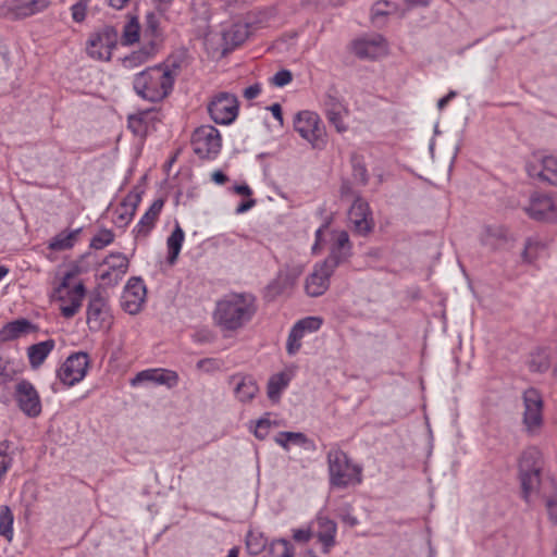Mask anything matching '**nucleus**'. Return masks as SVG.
<instances>
[{"label": "nucleus", "instance_id": "nucleus-1", "mask_svg": "<svg viewBox=\"0 0 557 557\" xmlns=\"http://www.w3.org/2000/svg\"><path fill=\"white\" fill-rule=\"evenodd\" d=\"M255 297L250 294H230L220 299L213 321L222 331L234 332L244 327L256 313Z\"/></svg>", "mask_w": 557, "mask_h": 557}, {"label": "nucleus", "instance_id": "nucleus-2", "mask_svg": "<svg viewBox=\"0 0 557 557\" xmlns=\"http://www.w3.org/2000/svg\"><path fill=\"white\" fill-rule=\"evenodd\" d=\"M177 76V67L157 65L137 73L133 81L135 92L145 100L157 102L172 90Z\"/></svg>", "mask_w": 557, "mask_h": 557}, {"label": "nucleus", "instance_id": "nucleus-3", "mask_svg": "<svg viewBox=\"0 0 557 557\" xmlns=\"http://www.w3.org/2000/svg\"><path fill=\"white\" fill-rule=\"evenodd\" d=\"M326 461L329 482L332 487L346 488L362 482V467L354 463L344 450L330 449Z\"/></svg>", "mask_w": 557, "mask_h": 557}, {"label": "nucleus", "instance_id": "nucleus-4", "mask_svg": "<svg viewBox=\"0 0 557 557\" xmlns=\"http://www.w3.org/2000/svg\"><path fill=\"white\" fill-rule=\"evenodd\" d=\"M74 278V272L65 273L52 294V298L60 302L61 314L66 319L78 312L86 293L84 284L82 282L73 283Z\"/></svg>", "mask_w": 557, "mask_h": 557}, {"label": "nucleus", "instance_id": "nucleus-5", "mask_svg": "<svg viewBox=\"0 0 557 557\" xmlns=\"http://www.w3.org/2000/svg\"><path fill=\"white\" fill-rule=\"evenodd\" d=\"M294 128L313 149L323 150L326 147V129L317 113L312 111L297 113L294 119Z\"/></svg>", "mask_w": 557, "mask_h": 557}, {"label": "nucleus", "instance_id": "nucleus-6", "mask_svg": "<svg viewBox=\"0 0 557 557\" xmlns=\"http://www.w3.org/2000/svg\"><path fill=\"white\" fill-rule=\"evenodd\" d=\"M522 210L531 220L557 224V194L534 191Z\"/></svg>", "mask_w": 557, "mask_h": 557}, {"label": "nucleus", "instance_id": "nucleus-7", "mask_svg": "<svg viewBox=\"0 0 557 557\" xmlns=\"http://www.w3.org/2000/svg\"><path fill=\"white\" fill-rule=\"evenodd\" d=\"M522 423L529 434H536L543 425L544 400L539 389L529 387L522 394Z\"/></svg>", "mask_w": 557, "mask_h": 557}, {"label": "nucleus", "instance_id": "nucleus-8", "mask_svg": "<svg viewBox=\"0 0 557 557\" xmlns=\"http://www.w3.org/2000/svg\"><path fill=\"white\" fill-rule=\"evenodd\" d=\"M191 147L199 158L214 159L222 147L220 132L212 125H202L196 128L191 136Z\"/></svg>", "mask_w": 557, "mask_h": 557}, {"label": "nucleus", "instance_id": "nucleus-9", "mask_svg": "<svg viewBox=\"0 0 557 557\" xmlns=\"http://www.w3.org/2000/svg\"><path fill=\"white\" fill-rule=\"evenodd\" d=\"M89 364L90 361L87 352H73L58 369L57 376L65 386H74L84 380L88 372Z\"/></svg>", "mask_w": 557, "mask_h": 557}, {"label": "nucleus", "instance_id": "nucleus-10", "mask_svg": "<svg viewBox=\"0 0 557 557\" xmlns=\"http://www.w3.org/2000/svg\"><path fill=\"white\" fill-rule=\"evenodd\" d=\"M117 40V30L114 27L106 26L89 37L86 47L87 53L94 59L109 61Z\"/></svg>", "mask_w": 557, "mask_h": 557}, {"label": "nucleus", "instance_id": "nucleus-11", "mask_svg": "<svg viewBox=\"0 0 557 557\" xmlns=\"http://www.w3.org/2000/svg\"><path fill=\"white\" fill-rule=\"evenodd\" d=\"M208 111L216 124L228 125L238 115L237 98L232 94L221 92L210 101Z\"/></svg>", "mask_w": 557, "mask_h": 557}, {"label": "nucleus", "instance_id": "nucleus-12", "mask_svg": "<svg viewBox=\"0 0 557 557\" xmlns=\"http://www.w3.org/2000/svg\"><path fill=\"white\" fill-rule=\"evenodd\" d=\"M13 396L17 407L25 416L36 418L41 413L40 396L29 381H18L14 386Z\"/></svg>", "mask_w": 557, "mask_h": 557}, {"label": "nucleus", "instance_id": "nucleus-13", "mask_svg": "<svg viewBox=\"0 0 557 557\" xmlns=\"http://www.w3.org/2000/svg\"><path fill=\"white\" fill-rule=\"evenodd\" d=\"M525 169L530 177L557 186V156L534 153Z\"/></svg>", "mask_w": 557, "mask_h": 557}, {"label": "nucleus", "instance_id": "nucleus-14", "mask_svg": "<svg viewBox=\"0 0 557 557\" xmlns=\"http://www.w3.org/2000/svg\"><path fill=\"white\" fill-rule=\"evenodd\" d=\"M350 49L359 59L374 60L387 53V44L379 34L364 35L352 40Z\"/></svg>", "mask_w": 557, "mask_h": 557}, {"label": "nucleus", "instance_id": "nucleus-15", "mask_svg": "<svg viewBox=\"0 0 557 557\" xmlns=\"http://www.w3.org/2000/svg\"><path fill=\"white\" fill-rule=\"evenodd\" d=\"M305 270L301 262H287L280 269L276 277L269 284L268 289L273 296L285 294L294 288Z\"/></svg>", "mask_w": 557, "mask_h": 557}, {"label": "nucleus", "instance_id": "nucleus-16", "mask_svg": "<svg viewBox=\"0 0 557 557\" xmlns=\"http://www.w3.org/2000/svg\"><path fill=\"white\" fill-rule=\"evenodd\" d=\"M331 239L329 257L322 262L335 271L339 264L349 259L352 246L348 233L343 230L332 231Z\"/></svg>", "mask_w": 557, "mask_h": 557}, {"label": "nucleus", "instance_id": "nucleus-17", "mask_svg": "<svg viewBox=\"0 0 557 557\" xmlns=\"http://www.w3.org/2000/svg\"><path fill=\"white\" fill-rule=\"evenodd\" d=\"M50 0H12L0 7L4 17L17 20L28 17L48 8Z\"/></svg>", "mask_w": 557, "mask_h": 557}, {"label": "nucleus", "instance_id": "nucleus-18", "mask_svg": "<svg viewBox=\"0 0 557 557\" xmlns=\"http://www.w3.org/2000/svg\"><path fill=\"white\" fill-rule=\"evenodd\" d=\"M146 286L141 278L131 277L122 294L121 304L129 314H137L146 300Z\"/></svg>", "mask_w": 557, "mask_h": 557}, {"label": "nucleus", "instance_id": "nucleus-19", "mask_svg": "<svg viewBox=\"0 0 557 557\" xmlns=\"http://www.w3.org/2000/svg\"><path fill=\"white\" fill-rule=\"evenodd\" d=\"M111 315L106 299L101 295H95L90 298L87 307V324L91 332H98L109 327Z\"/></svg>", "mask_w": 557, "mask_h": 557}, {"label": "nucleus", "instance_id": "nucleus-20", "mask_svg": "<svg viewBox=\"0 0 557 557\" xmlns=\"http://www.w3.org/2000/svg\"><path fill=\"white\" fill-rule=\"evenodd\" d=\"M334 270L324 264L323 262H319L313 267L312 272L305 280V293L309 297H319L323 295L329 286L330 278Z\"/></svg>", "mask_w": 557, "mask_h": 557}, {"label": "nucleus", "instance_id": "nucleus-21", "mask_svg": "<svg viewBox=\"0 0 557 557\" xmlns=\"http://www.w3.org/2000/svg\"><path fill=\"white\" fill-rule=\"evenodd\" d=\"M348 219L354 231L360 235L370 233L374 225L370 207L361 197H357L352 202Z\"/></svg>", "mask_w": 557, "mask_h": 557}, {"label": "nucleus", "instance_id": "nucleus-22", "mask_svg": "<svg viewBox=\"0 0 557 557\" xmlns=\"http://www.w3.org/2000/svg\"><path fill=\"white\" fill-rule=\"evenodd\" d=\"M145 382L157 385H165L169 388L174 387L178 382L176 372L165 369H147L138 372L131 381L132 386H137Z\"/></svg>", "mask_w": 557, "mask_h": 557}, {"label": "nucleus", "instance_id": "nucleus-23", "mask_svg": "<svg viewBox=\"0 0 557 557\" xmlns=\"http://www.w3.org/2000/svg\"><path fill=\"white\" fill-rule=\"evenodd\" d=\"M231 384L235 397L242 403L250 401L259 392L257 382L250 375L235 374L231 377Z\"/></svg>", "mask_w": 557, "mask_h": 557}, {"label": "nucleus", "instance_id": "nucleus-24", "mask_svg": "<svg viewBox=\"0 0 557 557\" xmlns=\"http://www.w3.org/2000/svg\"><path fill=\"white\" fill-rule=\"evenodd\" d=\"M163 200L156 199L133 230L136 238L146 237L153 228L163 208Z\"/></svg>", "mask_w": 557, "mask_h": 557}, {"label": "nucleus", "instance_id": "nucleus-25", "mask_svg": "<svg viewBox=\"0 0 557 557\" xmlns=\"http://www.w3.org/2000/svg\"><path fill=\"white\" fill-rule=\"evenodd\" d=\"M521 495L525 503L531 504L541 495V488L545 487L541 481V472L519 474Z\"/></svg>", "mask_w": 557, "mask_h": 557}, {"label": "nucleus", "instance_id": "nucleus-26", "mask_svg": "<svg viewBox=\"0 0 557 557\" xmlns=\"http://www.w3.org/2000/svg\"><path fill=\"white\" fill-rule=\"evenodd\" d=\"M140 200L141 196L138 191H131L116 208L115 224L126 226L133 220Z\"/></svg>", "mask_w": 557, "mask_h": 557}, {"label": "nucleus", "instance_id": "nucleus-27", "mask_svg": "<svg viewBox=\"0 0 557 557\" xmlns=\"http://www.w3.org/2000/svg\"><path fill=\"white\" fill-rule=\"evenodd\" d=\"M318 521L317 536L322 543L323 553L327 554L330 549L335 545V536L337 532L336 523L327 517L320 516Z\"/></svg>", "mask_w": 557, "mask_h": 557}, {"label": "nucleus", "instance_id": "nucleus-28", "mask_svg": "<svg viewBox=\"0 0 557 557\" xmlns=\"http://www.w3.org/2000/svg\"><path fill=\"white\" fill-rule=\"evenodd\" d=\"M55 343L53 339H47L28 347L27 356L32 368H39L49 354L53 350Z\"/></svg>", "mask_w": 557, "mask_h": 557}, {"label": "nucleus", "instance_id": "nucleus-29", "mask_svg": "<svg viewBox=\"0 0 557 557\" xmlns=\"http://www.w3.org/2000/svg\"><path fill=\"white\" fill-rule=\"evenodd\" d=\"M519 474L541 472L540 451L529 447L522 451L518 462Z\"/></svg>", "mask_w": 557, "mask_h": 557}, {"label": "nucleus", "instance_id": "nucleus-30", "mask_svg": "<svg viewBox=\"0 0 557 557\" xmlns=\"http://www.w3.org/2000/svg\"><path fill=\"white\" fill-rule=\"evenodd\" d=\"M79 233L81 228L62 231L50 239L48 248L55 251L70 249L77 242Z\"/></svg>", "mask_w": 557, "mask_h": 557}, {"label": "nucleus", "instance_id": "nucleus-31", "mask_svg": "<svg viewBox=\"0 0 557 557\" xmlns=\"http://www.w3.org/2000/svg\"><path fill=\"white\" fill-rule=\"evenodd\" d=\"M32 329V323L25 319L7 323L0 331V341L7 342L17 338Z\"/></svg>", "mask_w": 557, "mask_h": 557}, {"label": "nucleus", "instance_id": "nucleus-32", "mask_svg": "<svg viewBox=\"0 0 557 557\" xmlns=\"http://www.w3.org/2000/svg\"><path fill=\"white\" fill-rule=\"evenodd\" d=\"M184 231L182 230L180 224H176L173 232L166 239V246L169 250L168 262L170 264H174L176 262L184 243Z\"/></svg>", "mask_w": 557, "mask_h": 557}, {"label": "nucleus", "instance_id": "nucleus-33", "mask_svg": "<svg viewBox=\"0 0 557 557\" xmlns=\"http://www.w3.org/2000/svg\"><path fill=\"white\" fill-rule=\"evenodd\" d=\"M528 368L534 373H544L550 368V357L546 349L532 351L528 359Z\"/></svg>", "mask_w": 557, "mask_h": 557}, {"label": "nucleus", "instance_id": "nucleus-34", "mask_svg": "<svg viewBox=\"0 0 557 557\" xmlns=\"http://www.w3.org/2000/svg\"><path fill=\"white\" fill-rule=\"evenodd\" d=\"M289 376L280 372L270 377L268 383V396L271 400L276 401L280 399L281 393L287 387Z\"/></svg>", "mask_w": 557, "mask_h": 557}, {"label": "nucleus", "instance_id": "nucleus-35", "mask_svg": "<svg viewBox=\"0 0 557 557\" xmlns=\"http://www.w3.org/2000/svg\"><path fill=\"white\" fill-rule=\"evenodd\" d=\"M14 515L8 505L0 507V535L8 542H11L14 536Z\"/></svg>", "mask_w": 557, "mask_h": 557}, {"label": "nucleus", "instance_id": "nucleus-36", "mask_svg": "<svg viewBox=\"0 0 557 557\" xmlns=\"http://www.w3.org/2000/svg\"><path fill=\"white\" fill-rule=\"evenodd\" d=\"M275 441L284 449H288L290 444L306 447L310 443L307 436L300 432H281Z\"/></svg>", "mask_w": 557, "mask_h": 557}, {"label": "nucleus", "instance_id": "nucleus-37", "mask_svg": "<svg viewBox=\"0 0 557 557\" xmlns=\"http://www.w3.org/2000/svg\"><path fill=\"white\" fill-rule=\"evenodd\" d=\"M152 55V48L147 49H140L137 51L132 52L129 55L125 57L122 60L123 67L127 70H133L150 60Z\"/></svg>", "mask_w": 557, "mask_h": 557}, {"label": "nucleus", "instance_id": "nucleus-38", "mask_svg": "<svg viewBox=\"0 0 557 557\" xmlns=\"http://www.w3.org/2000/svg\"><path fill=\"white\" fill-rule=\"evenodd\" d=\"M139 22L138 18L133 16L129 21L124 25L122 33V44L123 45H132L139 39Z\"/></svg>", "mask_w": 557, "mask_h": 557}, {"label": "nucleus", "instance_id": "nucleus-39", "mask_svg": "<svg viewBox=\"0 0 557 557\" xmlns=\"http://www.w3.org/2000/svg\"><path fill=\"white\" fill-rule=\"evenodd\" d=\"M305 335L306 333L302 332L299 326L294 324L286 342V351L289 356H294L299 351L301 347V339Z\"/></svg>", "mask_w": 557, "mask_h": 557}, {"label": "nucleus", "instance_id": "nucleus-40", "mask_svg": "<svg viewBox=\"0 0 557 557\" xmlns=\"http://www.w3.org/2000/svg\"><path fill=\"white\" fill-rule=\"evenodd\" d=\"M104 264H107L109 269L124 274L128 269L129 261L124 253L112 252L104 259Z\"/></svg>", "mask_w": 557, "mask_h": 557}, {"label": "nucleus", "instance_id": "nucleus-41", "mask_svg": "<svg viewBox=\"0 0 557 557\" xmlns=\"http://www.w3.org/2000/svg\"><path fill=\"white\" fill-rule=\"evenodd\" d=\"M147 114L139 113L135 115H129L128 117V128L131 132L139 137H144L148 132V123L146 121Z\"/></svg>", "mask_w": 557, "mask_h": 557}, {"label": "nucleus", "instance_id": "nucleus-42", "mask_svg": "<svg viewBox=\"0 0 557 557\" xmlns=\"http://www.w3.org/2000/svg\"><path fill=\"white\" fill-rule=\"evenodd\" d=\"M114 240V233L108 228H101L90 240V247L100 250L112 244Z\"/></svg>", "mask_w": 557, "mask_h": 557}, {"label": "nucleus", "instance_id": "nucleus-43", "mask_svg": "<svg viewBox=\"0 0 557 557\" xmlns=\"http://www.w3.org/2000/svg\"><path fill=\"white\" fill-rule=\"evenodd\" d=\"M324 111L325 114H335V112H347L346 104L334 95H326L324 99Z\"/></svg>", "mask_w": 557, "mask_h": 557}, {"label": "nucleus", "instance_id": "nucleus-44", "mask_svg": "<svg viewBox=\"0 0 557 557\" xmlns=\"http://www.w3.org/2000/svg\"><path fill=\"white\" fill-rule=\"evenodd\" d=\"M549 487L552 488V494L548 496L543 495V497L545 498L549 520L554 524H557V488L554 487L553 484H549Z\"/></svg>", "mask_w": 557, "mask_h": 557}, {"label": "nucleus", "instance_id": "nucleus-45", "mask_svg": "<svg viewBox=\"0 0 557 557\" xmlns=\"http://www.w3.org/2000/svg\"><path fill=\"white\" fill-rule=\"evenodd\" d=\"M271 550L276 557H294V547L284 539L274 541Z\"/></svg>", "mask_w": 557, "mask_h": 557}, {"label": "nucleus", "instance_id": "nucleus-46", "mask_svg": "<svg viewBox=\"0 0 557 557\" xmlns=\"http://www.w3.org/2000/svg\"><path fill=\"white\" fill-rule=\"evenodd\" d=\"M322 323H323V321L319 317H307V318L299 320L295 324L297 326H299L300 330L307 334V333H313V332H317L318 330H320V327L322 326Z\"/></svg>", "mask_w": 557, "mask_h": 557}, {"label": "nucleus", "instance_id": "nucleus-47", "mask_svg": "<svg viewBox=\"0 0 557 557\" xmlns=\"http://www.w3.org/2000/svg\"><path fill=\"white\" fill-rule=\"evenodd\" d=\"M224 362L218 358H205L197 362V369L206 373H213L222 370Z\"/></svg>", "mask_w": 557, "mask_h": 557}, {"label": "nucleus", "instance_id": "nucleus-48", "mask_svg": "<svg viewBox=\"0 0 557 557\" xmlns=\"http://www.w3.org/2000/svg\"><path fill=\"white\" fill-rule=\"evenodd\" d=\"M352 177L361 185H366L369 181V175L364 163L357 158L352 160Z\"/></svg>", "mask_w": 557, "mask_h": 557}, {"label": "nucleus", "instance_id": "nucleus-49", "mask_svg": "<svg viewBox=\"0 0 557 557\" xmlns=\"http://www.w3.org/2000/svg\"><path fill=\"white\" fill-rule=\"evenodd\" d=\"M348 115L347 112H335V114L326 115L329 122L335 127L338 133H344L347 131V124L345 123V117Z\"/></svg>", "mask_w": 557, "mask_h": 557}, {"label": "nucleus", "instance_id": "nucleus-50", "mask_svg": "<svg viewBox=\"0 0 557 557\" xmlns=\"http://www.w3.org/2000/svg\"><path fill=\"white\" fill-rule=\"evenodd\" d=\"M292 79L293 75L288 70H281L270 78V82L276 87H284L285 85L289 84Z\"/></svg>", "mask_w": 557, "mask_h": 557}, {"label": "nucleus", "instance_id": "nucleus-51", "mask_svg": "<svg viewBox=\"0 0 557 557\" xmlns=\"http://www.w3.org/2000/svg\"><path fill=\"white\" fill-rule=\"evenodd\" d=\"M271 426L272 422L268 417L259 419L255 428V435L260 440L265 438L270 432Z\"/></svg>", "mask_w": 557, "mask_h": 557}, {"label": "nucleus", "instance_id": "nucleus-52", "mask_svg": "<svg viewBox=\"0 0 557 557\" xmlns=\"http://www.w3.org/2000/svg\"><path fill=\"white\" fill-rule=\"evenodd\" d=\"M86 11L87 9H85L82 3H74L71 7L72 18L77 23L83 22L86 17Z\"/></svg>", "mask_w": 557, "mask_h": 557}, {"label": "nucleus", "instance_id": "nucleus-53", "mask_svg": "<svg viewBox=\"0 0 557 557\" xmlns=\"http://www.w3.org/2000/svg\"><path fill=\"white\" fill-rule=\"evenodd\" d=\"M293 537L297 542L307 543L312 537V532L309 528L307 529H296L293 531Z\"/></svg>", "mask_w": 557, "mask_h": 557}, {"label": "nucleus", "instance_id": "nucleus-54", "mask_svg": "<svg viewBox=\"0 0 557 557\" xmlns=\"http://www.w3.org/2000/svg\"><path fill=\"white\" fill-rule=\"evenodd\" d=\"M327 230L326 225H322L315 231V242L312 246V252L318 253L321 251L323 246V234Z\"/></svg>", "mask_w": 557, "mask_h": 557}, {"label": "nucleus", "instance_id": "nucleus-55", "mask_svg": "<svg viewBox=\"0 0 557 557\" xmlns=\"http://www.w3.org/2000/svg\"><path fill=\"white\" fill-rule=\"evenodd\" d=\"M147 30L152 35H157L159 22L154 13L150 12L146 15Z\"/></svg>", "mask_w": 557, "mask_h": 557}, {"label": "nucleus", "instance_id": "nucleus-56", "mask_svg": "<svg viewBox=\"0 0 557 557\" xmlns=\"http://www.w3.org/2000/svg\"><path fill=\"white\" fill-rule=\"evenodd\" d=\"M261 92V85L255 84L244 89V97L248 100L257 98Z\"/></svg>", "mask_w": 557, "mask_h": 557}, {"label": "nucleus", "instance_id": "nucleus-57", "mask_svg": "<svg viewBox=\"0 0 557 557\" xmlns=\"http://www.w3.org/2000/svg\"><path fill=\"white\" fill-rule=\"evenodd\" d=\"M269 110L271 111L274 119L278 121L280 125H283V113L281 106L278 103H273L269 107Z\"/></svg>", "mask_w": 557, "mask_h": 557}, {"label": "nucleus", "instance_id": "nucleus-58", "mask_svg": "<svg viewBox=\"0 0 557 557\" xmlns=\"http://www.w3.org/2000/svg\"><path fill=\"white\" fill-rule=\"evenodd\" d=\"M457 95L456 91L451 90L449 91L445 97L441 98L438 101H437V108L438 110H443L447 103L453 99L455 98Z\"/></svg>", "mask_w": 557, "mask_h": 557}, {"label": "nucleus", "instance_id": "nucleus-59", "mask_svg": "<svg viewBox=\"0 0 557 557\" xmlns=\"http://www.w3.org/2000/svg\"><path fill=\"white\" fill-rule=\"evenodd\" d=\"M256 205V201L253 199H249L245 202H242L237 208H236V213L237 214H242L248 210H250L253 206Z\"/></svg>", "mask_w": 557, "mask_h": 557}, {"label": "nucleus", "instance_id": "nucleus-60", "mask_svg": "<svg viewBox=\"0 0 557 557\" xmlns=\"http://www.w3.org/2000/svg\"><path fill=\"white\" fill-rule=\"evenodd\" d=\"M211 177L212 181L218 185H222L227 181V176L222 171H214Z\"/></svg>", "mask_w": 557, "mask_h": 557}, {"label": "nucleus", "instance_id": "nucleus-61", "mask_svg": "<svg viewBox=\"0 0 557 557\" xmlns=\"http://www.w3.org/2000/svg\"><path fill=\"white\" fill-rule=\"evenodd\" d=\"M234 39H233V45L234 46H237L239 44H242L245 38L247 37V30H234Z\"/></svg>", "mask_w": 557, "mask_h": 557}, {"label": "nucleus", "instance_id": "nucleus-62", "mask_svg": "<svg viewBox=\"0 0 557 557\" xmlns=\"http://www.w3.org/2000/svg\"><path fill=\"white\" fill-rule=\"evenodd\" d=\"M234 190H235L236 194L242 195V196H250L251 195V189L246 184L236 185L234 187Z\"/></svg>", "mask_w": 557, "mask_h": 557}, {"label": "nucleus", "instance_id": "nucleus-63", "mask_svg": "<svg viewBox=\"0 0 557 557\" xmlns=\"http://www.w3.org/2000/svg\"><path fill=\"white\" fill-rule=\"evenodd\" d=\"M536 245L537 243L533 242L531 238L527 239L524 250L522 252L523 259L529 260V251Z\"/></svg>", "mask_w": 557, "mask_h": 557}, {"label": "nucleus", "instance_id": "nucleus-64", "mask_svg": "<svg viewBox=\"0 0 557 557\" xmlns=\"http://www.w3.org/2000/svg\"><path fill=\"white\" fill-rule=\"evenodd\" d=\"M129 1L131 0H109V4L116 10H122Z\"/></svg>", "mask_w": 557, "mask_h": 557}]
</instances>
